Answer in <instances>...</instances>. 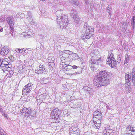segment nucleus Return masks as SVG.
Masks as SVG:
<instances>
[{
  "mask_svg": "<svg viewBox=\"0 0 135 135\" xmlns=\"http://www.w3.org/2000/svg\"><path fill=\"white\" fill-rule=\"evenodd\" d=\"M109 77L106 70L100 72L94 78V85L98 87L107 85L109 82Z\"/></svg>",
  "mask_w": 135,
  "mask_h": 135,
  "instance_id": "1",
  "label": "nucleus"
},
{
  "mask_svg": "<svg viewBox=\"0 0 135 135\" xmlns=\"http://www.w3.org/2000/svg\"><path fill=\"white\" fill-rule=\"evenodd\" d=\"M61 12V11H56L57 21L59 27L61 29H64L68 24V17L64 14L62 15Z\"/></svg>",
  "mask_w": 135,
  "mask_h": 135,
  "instance_id": "2",
  "label": "nucleus"
},
{
  "mask_svg": "<svg viewBox=\"0 0 135 135\" xmlns=\"http://www.w3.org/2000/svg\"><path fill=\"white\" fill-rule=\"evenodd\" d=\"M93 30V29H92V28L88 25L87 23H85L84 26V29L82 30L83 36L81 38L83 40L85 39H89L94 33Z\"/></svg>",
  "mask_w": 135,
  "mask_h": 135,
  "instance_id": "3",
  "label": "nucleus"
},
{
  "mask_svg": "<svg viewBox=\"0 0 135 135\" xmlns=\"http://www.w3.org/2000/svg\"><path fill=\"white\" fill-rule=\"evenodd\" d=\"M60 115V110L57 108L54 109L51 112L50 118L55 120V122L58 123L60 120L59 116Z\"/></svg>",
  "mask_w": 135,
  "mask_h": 135,
  "instance_id": "4",
  "label": "nucleus"
},
{
  "mask_svg": "<svg viewBox=\"0 0 135 135\" xmlns=\"http://www.w3.org/2000/svg\"><path fill=\"white\" fill-rule=\"evenodd\" d=\"M101 59L99 58L97 59H91L89 62V66L93 71H95L98 67V64H99Z\"/></svg>",
  "mask_w": 135,
  "mask_h": 135,
  "instance_id": "5",
  "label": "nucleus"
},
{
  "mask_svg": "<svg viewBox=\"0 0 135 135\" xmlns=\"http://www.w3.org/2000/svg\"><path fill=\"white\" fill-rule=\"evenodd\" d=\"M31 109L25 107L21 110V114L24 115L25 117H28L30 116L31 113Z\"/></svg>",
  "mask_w": 135,
  "mask_h": 135,
  "instance_id": "6",
  "label": "nucleus"
},
{
  "mask_svg": "<svg viewBox=\"0 0 135 135\" xmlns=\"http://www.w3.org/2000/svg\"><path fill=\"white\" fill-rule=\"evenodd\" d=\"M32 85V84L29 83L23 88V92L28 93L31 90Z\"/></svg>",
  "mask_w": 135,
  "mask_h": 135,
  "instance_id": "7",
  "label": "nucleus"
},
{
  "mask_svg": "<svg viewBox=\"0 0 135 135\" xmlns=\"http://www.w3.org/2000/svg\"><path fill=\"white\" fill-rule=\"evenodd\" d=\"M102 118V115H100L96 114V113H94L93 118V121H97L98 122L100 123Z\"/></svg>",
  "mask_w": 135,
  "mask_h": 135,
  "instance_id": "8",
  "label": "nucleus"
},
{
  "mask_svg": "<svg viewBox=\"0 0 135 135\" xmlns=\"http://www.w3.org/2000/svg\"><path fill=\"white\" fill-rule=\"evenodd\" d=\"M69 130V133L71 134H75L78 135L80 132V130L76 127H72L70 128Z\"/></svg>",
  "mask_w": 135,
  "mask_h": 135,
  "instance_id": "9",
  "label": "nucleus"
},
{
  "mask_svg": "<svg viewBox=\"0 0 135 135\" xmlns=\"http://www.w3.org/2000/svg\"><path fill=\"white\" fill-rule=\"evenodd\" d=\"M107 64H108L112 68L115 66L117 65V62L115 58H113L112 60H109V59H107Z\"/></svg>",
  "mask_w": 135,
  "mask_h": 135,
  "instance_id": "10",
  "label": "nucleus"
},
{
  "mask_svg": "<svg viewBox=\"0 0 135 135\" xmlns=\"http://www.w3.org/2000/svg\"><path fill=\"white\" fill-rule=\"evenodd\" d=\"M9 50L7 46H5L2 48L1 50L0 54L2 55H5L8 53Z\"/></svg>",
  "mask_w": 135,
  "mask_h": 135,
  "instance_id": "11",
  "label": "nucleus"
},
{
  "mask_svg": "<svg viewBox=\"0 0 135 135\" xmlns=\"http://www.w3.org/2000/svg\"><path fill=\"white\" fill-rule=\"evenodd\" d=\"M3 65L2 66V68H3V70H7L6 69H8L9 68H10L12 66L11 63L5 61L3 63Z\"/></svg>",
  "mask_w": 135,
  "mask_h": 135,
  "instance_id": "12",
  "label": "nucleus"
},
{
  "mask_svg": "<svg viewBox=\"0 0 135 135\" xmlns=\"http://www.w3.org/2000/svg\"><path fill=\"white\" fill-rule=\"evenodd\" d=\"M83 89L85 93L86 94L88 95L89 94L91 93L92 91L91 88L90 87V86H84Z\"/></svg>",
  "mask_w": 135,
  "mask_h": 135,
  "instance_id": "13",
  "label": "nucleus"
},
{
  "mask_svg": "<svg viewBox=\"0 0 135 135\" xmlns=\"http://www.w3.org/2000/svg\"><path fill=\"white\" fill-rule=\"evenodd\" d=\"M27 16L26 19H27L28 22H29L32 25H33L34 23L32 22L33 18L32 15L30 12H28L27 13Z\"/></svg>",
  "mask_w": 135,
  "mask_h": 135,
  "instance_id": "14",
  "label": "nucleus"
},
{
  "mask_svg": "<svg viewBox=\"0 0 135 135\" xmlns=\"http://www.w3.org/2000/svg\"><path fill=\"white\" fill-rule=\"evenodd\" d=\"M6 20L11 27L13 25V22L12 21V17H7L6 19Z\"/></svg>",
  "mask_w": 135,
  "mask_h": 135,
  "instance_id": "15",
  "label": "nucleus"
},
{
  "mask_svg": "<svg viewBox=\"0 0 135 135\" xmlns=\"http://www.w3.org/2000/svg\"><path fill=\"white\" fill-rule=\"evenodd\" d=\"M32 31L31 30L26 31V33L25 35H24V36L27 38L30 37L33 34Z\"/></svg>",
  "mask_w": 135,
  "mask_h": 135,
  "instance_id": "16",
  "label": "nucleus"
},
{
  "mask_svg": "<svg viewBox=\"0 0 135 135\" xmlns=\"http://www.w3.org/2000/svg\"><path fill=\"white\" fill-rule=\"evenodd\" d=\"M72 68L73 69V70L77 69V71L75 72V73L76 74H75L80 73L81 72L82 68H80L79 67H78L76 66L75 65L72 66Z\"/></svg>",
  "mask_w": 135,
  "mask_h": 135,
  "instance_id": "17",
  "label": "nucleus"
},
{
  "mask_svg": "<svg viewBox=\"0 0 135 135\" xmlns=\"http://www.w3.org/2000/svg\"><path fill=\"white\" fill-rule=\"evenodd\" d=\"M131 75L126 74L125 76V79L126 82L130 83L131 81Z\"/></svg>",
  "mask_w": 135,
  "mask_h": 135,
  "instance_id": "18",
  "label": "nucleus"
},
{
  "mask_svg": "<svg viewBox=\"0 0 135 135\" xmlns=\"http://www.w3.org/2000/svg\"><path fill=\"white\" fill-rule=\"evenodd\" d=\"M60 0H53L52 3V5L53 6H56L57 5L58 6L60 3Z\"/></svg>",
  "mask_w": 135,
  "mask_h": 135,
  "instance_id": "19",
  "label": "nucleus"
},
{
  "mask_svg": "<svg viewBox=\"0 0 135 135\" xmlns=\"http://www.w3.org/2000/svg\"><path fill=\"white\" fill-rule=\"evenodd\" d=\"M112 51H110L108 52V58L107 59H109V60H112L113 58H114V57H113L114 56L112 53Z\"/></svg>",
  "mask_w": 135,
  "mask_h": 135,
  "instance_id": "20",
  "label": "nucleus"
},
{
  "mask_svg": "<svg viewBox=\"0 0 135 135\" xmlns=\"http://www.w3.org/2000/svg\"><path fill=\"white\" fill-rule=\"evenodd\" d=\"M45 70V68H39L37 70L35 71V72L36 73L38 74H40L41 73H42L43 71Z\"/></svg>",
  "mask_w": 135,
  "mask_h": 135,
  "instance_id": "21",
  "label": "nucleus"
},
{
  "mask_svg": "<svg viewBox=\"0 0 135 135\" xmlns=\"http://www.w3.org/2000/svg\"><path fill=\"white\" fill-rule=\"evenodd\" d=\"M131 26L133 30L134 29L135 30V16H134L132 18L131 21Z\"/></svg>",
  "mask_w": 135,
  "mask_h": 135,
  "instance_id": "22",
  "label": "nucleus"
},
{
  "mask_svg": "<svg viewBox=\"0 0 135 135\" xmlns=\"http://www.w3.org/2000/svg\"><path fill=\"white\" fill-rule=\"evenodd\" d=\"M64 69L66 70V71H74V70L72 68V66L70 65L66 66L65 67V68Z\"/></svg>",
  "mask_w": 135,
  "mask_h": 135,
  "instance_id": "23",
  "label": "nucleus"
},
{
  "mask_svg": "<svg viewBox=\"0 0 135 135\" xmlns=\"http://www.w3.org/2000/svg\"><path fill=\"white\" fill-rule=\"evenodd\" d=\"M71 15L73 18L74 17L78 15V14L76 11L74 10H72L71 13Z\"/></svg>",
  "mask_w": 135,
  "mask_h": 135,
  "instance_id": "24",
  "label": "nucleus"
},
{
  "mask_svg": "<svg viewBox=\"0 0 135 135\" xmlns=\"http://www.w3.org/2000/svg\"><path fill=\"white\" fill-rule=\"evenodd\" d=\"M93 122H94V123L95 125V128L97 129H98L100 127L101 122L99 123L96 121Z\"/></svg>",
  "mask_w": 135,
  "mask_h": 135,
  "instance_id": "25",
  "label": "nucleus"
},
{
  "mask_svg": "<svg viewBox=\"0 0 135 135\" xmlns=\"http://www.w3.org/2000/svg\"><path fill=\"white\" fill-rule=\"evenodd\" d=\"M73 18V19L75 22L77 23H79L80 21V18L78 15L77 16L74 17Z\"/></svg>",
  "mask_w": 135,
  "mask_h": 135,
  "instance_id": "26",
  "label": "nucleus"
},
{
  "mask_svg": "<svg viewBox=\"0 0 135 135\" xmlns=\"http://www.w3.org/2000/svg\"><path fill=\"white\" fill-rule=\"evenodd\" d=\"M69 54H62V55L60 56V58H62V59L64 60V58H68L69 57Z\"/></svg>",
  "mask_w": 135,
  "mask_h": 135,
  "instance_id": "27",
  "label": "nucleus"
},
{
  "mask_svg": "<svg viewBox=\"0 0 135 135\" xmlns=\"http://www.w3.org/2000/svg\"><path fill=\"white\" fill-rule=\"evenodd\" d=\"M0 135H7L6 132L1 127H0Z\"/></svg>",
  "mask_w": 135,
  "mask_h": 135,
  "instance_id": "28",
  "label": "nucleus"
},
{
  "mask_svg": "<svg viewBox=\"0 0 135 135\" xmlns=\"http://www.w3.org/2000/svg\"><path fill=\"white\" fill-rule=\"evenodd\" d=\"M5 61L3 60L2 58L0 57V69L3 70V68H2L3 65V63L5 62Z\"/></svg>",
  "mask_w": 135,
  "mask_h": 135,
  "instance_id": "29",
  "label": "nucleus"
},
{
  "mask_svg": "<svg viewBox=\"0 0 135 135\" xmlns=\"http://www.w3.org/2000/svg\"><path fill=\"white\" fill-rule=\"evenodd\" d=\"M133 127L132 126H128V127H127V130H129V131H128V133L130 134L131 133V132L132 131V128H133Z\"/></svg>",
  "mask_w": 135,
  "mask_h": 135,
  "instance_id": "30",
  "label": "nucleus"
},
{
  "mask_svg": "<svg viewBox=\"0 0 135 135\" xmlns=\"http://www.w3.org/2000/svg\"><path fill=\"white\" fill-rule=\"evenodd\" d=\"M129 60V57L128 55H126V58L125 60V64H127Z\"/></svg>",
  "mask_w": 135,
  "mask_h": 135,
  "instance_id": "31",
  "label": "nucleus"
},
{
  "mask_svg": "<svg viewBox=\"0 0 135 135\" xmlns=\"http://www.w3.org/2000/svg\"><path fill=\"white\" fill-rule=\"evenodd\" d=\"M110 6L108 5L107 8V11L109 14L111 13V8H110Z\"/></svg>",
  "mask_w": 135,
  "mask_h": 135,
  "instance_id": "32",
  "label": "nucleus"
},
{
  "mask_svg": "<svg viewBox=\"0 0 135 135\" xmlns=\"http://www.w3.org/2000/svg\"><path fill=\"white\" fill-rule=\"evenodd\" d=\"M22 48L18 49L17 48L15 49V51L18 53H19L20 52L22 53Z\"/></svg>",
  "mask_w": 135,
  "mask_h": 135,
  "instance_id": "33",
  "label": "nucleus"
},
{
  "mask_svg": "<svg viewBox=\"0 0 135 135\" xmlns=\"http://www.w3.org/2000/svg\"><path fill=\"white\" fill-rule=\"evenodd\" d=\"M132 78H135V68H133L132 70Z\"/></svg>",
  "mask_w": 135,
  "mask_h": 135,
  "instance_id": "34",
  "label": "nucleus"
},
{
  "mask_svg": "<svg viewBox=\"0 0 135 135\" xmlns=\"http://www.w3.org/2000/svg\"><path fill=\"white\" fill-rule=\"evenodd\" d=\"M45 37L43 35H41L40 37V41H45Z\"/></svg>",
  "mask_w": 135,
  "mask_h": 135,
  "instance_id": "35",
  "label": "nucleus"
},
{
  "mask_svg": "<svg viewBox=\"0 0 135 135\" xmlns=\"http://www.w3.org/2000/svg\"><path fill=\"white\" fill-rule=\"evenodd\" d=\"M70 51L68 50H65L62 51V54H70Z\"/></svg>",
  "mask_w": 135,
  "mask_h": 135,
  "instance_id": "36",
  "label": "nucleus"
},
{
  "mask_svg": "<svg viewBox=\"0 0 135 135\" xmlns=\"http://www.w3.org/2000/svg\"><path fill=\"white\" fill-rule=\"evenodd\" d=\"M74 71H69V72L67 73V74L69 75H76L75 73H74Z\"/></svg>",
  "mask_w": 135,
  "mask_h": 135,
  "instance_id": "37",
  "label": "nucleus"
},
{
  "mask_svg": "<svg viewBox=\"0 0 135 135\" xmlns=\"http://www.w3.org/2000/svg\"><path fill=\"white\" fill-rule=\"evenodd\" d=\"M123 27H122L123 28L124 30H125V29L126 28L127 26L128 25L127 23H123Z\"/></svg>",
  "mask_w": 135,
  "mask_h": 135,
  "instance_id": "38",
  "label": "nucleus"
},
{
  "mask_svg": "<svg viewBox=\"0 0 135 135\" xmlns=\"http://www.w3.org/2000/svg\"><path fill=\"white\" fill-rule=\"evenodd\" d=\"M72 1L74 3V4L77 5L78 6V3L77 0H72Z\"/></svg>",
  "mask_w": 135,
  "mask_h": 135,
  "instance_id": "39",
  "label": "nucleus"
},
{
  "mask_svg": "<svg viewBox=\"0 0 135 135\" xmlns=\"http://www.w3.org/2000/svg\"><path fill=\"white\" fill-rule=\"evenodd\" d=\"M24 8L25 9H26L27 11V12H30L28 10V9H30V7L29 6H26L24 7Z\"/></svg>",
  "mask_w": 135,
  "mask_h": 135,
  "instance_id": "40",
  "label": "nucleus"
},
{
  "mask_svg": "<svg viewBox=\"0 0 135 135\" xmlns=\"http://www.w3.org/2000/svg\"><path fill=\"white\" fill-rule=\"evenodd\" d=\"M132 81L133 85L135 86V78H132Z\"/></svg>",
  "mask_w": 135,
  "mask_h": 135,
  "instance_id": "41",
  "label": "nucleus"
},
{
  "mask_svg": "<svg viewBox=\"0 0 135 135\" xmlns=\"http://www.w3.org/2000/svg\"><path fill=\"white\" fill-rule=\"evenodd\" d=\"M132 131H131V133H133L134 134H135V128L133 127L132 128Z\"/></svg>",
  "mask_w": 135,
  "mask_h": 135,
  "instance_id": "42",
  "label": "nucleus"
},
{
  "mask_svg": "<svg viewBox=\"0 0 135 135\" xmlns=\"http://www.w3.org/2000/svg\"><path fill=\"white\" fill-rule=\"evenodd\" d=\"M66 64L62 62L61 63V65H62V67H64L65 68V66L66 65Z\"/></svg>",
  "mask_w": 135,
  "mask_h": 135,
  "instance_id": "43",
  "label": "nucleus"
},
{
  "mask_svg": "<svg viewBox=\"0 0 135 135\" xmlns=\"http://www.w3.org/2000/svg\"><path fill=\"white\" fill-rule=\"evenodd\" d=\"M94 113H96V114H98L100 115H102V113L99 111H97V112L95 111L94 112Z\"/></svg>",
  "mask_w": 135,
  "mask_h": 135,
  "instance_id": "44",
  "label": "nucleus"
},
{
  "mask_svg": "<svg viewBox=\"0 0 135 135\" xmlns=\"http://www.w3.org/2000/svg\"><path fill=\"white\" fill-rule=\"evenodd\" d=\"M129 87H128V86H127V87H126V90H127V88H128V90H127V91H128V92H130V91H131V88H129Z\"/></svg>",
  "mask_w": 135,
  "mask_h": 135,
  "instance_id": "45",
  "label": "nucleus"
},
{
  "mask_svg": "<svg viewBox=\"0 0 135 135\" xmlns=\"http://www.w3.org/2000/svg\"><path fill=\"white\" fill-rule=\"evenodd\" d=\"M27 48H22V53L23 52V51L25 52V51H26V49Z\"/></svg>",
  "mask_w": 135,
  "mask_h": 135,
  "instance_id": "46",
  "label": "nucleus"
},
{
  "mask_svg": "<svg viewBox=\"0 0 135 135\" xmlns=\"http://www.w3.org/2000/svg\"><path fill=\"white\" fill-rule=\"evenodd\" d=\"M3 31V29L1 26H0V32H2Z\"/></svg>",
  "mask_w": 135,
  "mask_h": 135,
  "instance_id": "47",
  "label": "nucleus"
},
{
  "mask_svg": "<svg viewBox=\"0 0 135 135\" xmlns=\"http://www.w3.org/2000/svg\"><path fill=\"white\" fill-rule=\"evenodd\" d=\"M103 135H110V133L109 132H108L106 133H104Z\"/></svg>",
  "mask_w": 135,
  "mask_h": 135,
  "instance_id": "48",
  "label": "nucleus"
},
{
  "mask_svg": "<svg viewBox=\"0 0 135 135\" xmlns=\"http://www.w3.org/2000/svg\"><path fill=\"white\" fill-rule=\"evenodd\" d=\"M4 116L6 118H7V114H5V113H4Z\"/></svg>",
  "mask_w": 135,
  "mask_h": 135,
  "instance_id": "49",
  "label": "nucleus"
},
{
  "mask_svg": "<svg viewBox=\"0 0 135 135\" xmlns=\"http://www.w3.org/2000/svg\"><path fill=\"white\" fill-rule=\"evenodd\" d=\"M118 63H119V62H120V61L121 59H120V57H119V58H118Z\"/></svg>",
  "mask_w": 135,
  "mask_h": 135,
  "instance_id": "50",
  "label": "nucleus"
},
{
  "mask_svg": "<svg viewBox=\"0 0 135 135\" xmlns=\"http://www.w3.org/2000/svg\"><path fill=\"white\" fill-rule=\"evenodd\" d=\"M0 112H3V109H2V108H0Z\"/></svg>",
  "mask_w": 135,
  "mask_h": 135,
  "instance_id": "51",
  "label": "nucleus"
},
{
  "mask_svg": "<svg viewBox=\"0 0 135 135\" xmlns=\"http://www.w3.org/2000/svg\"><path fill=\"white\" fill-rule=\"evenodd\" d=\"M40 67L41 68H44V66H43V65H40L39 66V68H40Z\"/></svg>",
  "mask_w": 135,
  "mask_h": 135,
  "instance_id": "52",
  "label": "nucleus"
},
{
  "mask_svg": "<svg viewBox=\"0 0 135 135\" xmlns=\"http://www.w3.org/2000/svg\"><path fill=\"white\" fill-rule=\"evenodd\" d=\"M12 31H11L10 32V33H11L12 35V36L13 37H14V36L15 35H13V32H12V33H11V32Z\"/></svg>",
  "mask_w": 135,
  "mask_h": 135,
  "instance_id": "53",
  "label": "nucleus"
},
{
  "mask_svg": "<svg viewBox=\"0 0 135 135\" xmlns=\"http://www.w3.org/2000/svg\"><path fill=\"white\" fill-rule=\"evenodd\" d=\"M45 90V89H40L39 90V92H41V91H42V90Z\"/></svg>",
  "mask_w": 135,
  "mask_h": 135,
  "instance_id": "54",
  "label": "nucleus"
},
{
  "mask_svg": "<svg viewBox=\"0 0 135 135\" xmlns=\"http://www.w3.org/2000/svg\"><path fill=\"white\" fill-rule=\"evenodd\" d=\"M131 135H135V134H134L133 133H131Z\"/></svg>",
  "mask_w": 135,
  "mask_h": 135,
  "instance_id": "55",
  "label": "nucleus"
},
{
  "mask_svg": "<svg viewBox=\"0 0 135 135\" xmlns=\"http://www.w3.org/2000/svg\"><path fill=\"white\" fill-rule=\"evenodd\" d=\"M2 45L1 44H0V48H1V47Z\"/></svg>",
  "mask_w": 135,
  "mask_h": 135,
  "instance_id": "56",
  "label": "nucleus"
},
{
  "mask_svg": "<svg viewBox=\"0 0 135 135\" xmlns=\"http://www.w3.org/2000/svg\"><path fill=\"white\" fill-rule=\"evenodd\" d=\"M110 135H113L112 134L110 133Z\"/></svg>",
  "mask_w": 135,
  "mask_h": 135,
  "instance_id": "57",
  "label": "nucleus"
},
{
  "mask_svg": "<svg viewBox=\"0 0 135 135\" xmlns=\"http://www.w3.org/2000/svg\"><path fill=\"white\" fill-rule=\"evenodd\" d=\"M44 94V95H45V94H46V93H45V94Z\"/></svg>",
  "mask_w": 135,
  "mask_h": 135,
  "instance_id": "58",
  "label": "nucleus"
},
{
  "mask_svg": "<svg viewBox=\"0 0 135 135\" xmlns=\"http://www.w3.org/2000/svg\"><path fill=\"white\" fill-rule=\"evenodd\" d=\"M134 9L135 10V6L134 7Z\"/></svg>",
  "mask_w": 135,
  "mask_h": 135,
  "instance_id": "59",
  "label": "nucleus"
},
{
  "mask_svg": "<svg viewBox=\"0 0 135 135\" xmlns=\"http://www.w3.org/2000/svg\"><path fill=\"white\" fill-rule=\"evenodd\" d=\"M108 107H109L108 106V107H107V108H108Z\"/></svg>",
  "mask_w": 135,
  "mask_h": 135,
  "instance_id": "60",
  "label": "nucleus"
},
{
  "mask_svg": "<svg viewBox=\"0 0 135 135\" xmlns=\"http://www.w3.org/2000/svg\"><path fill=\"white\" fill-rule=\"evenodd\" d=\"M108 107H109L108 106V107H107V108H108Z\"/></svg>",
  "mask_w": 135,
  "mask_h": 135,
  "instance_id": "61",
  "label": "nucleus"
},
{
  "mask_svg": "<svg viewBox=\"0 0 135 135\" xmlns=\"http://www.w3.org/2000/svg\"><path fill=\"white\" fill-rule=\"evenodd\" d=\"M11 30H13V28H11Z\"/></svg>",
  "mask_w": 135,
  "mask_h": 135,
  "instance_id": "62",
  "label": "nucleus"
},
{
  "mask_svg": "<svg viewBox=\"0 0 135 135\" xmlns=\"http://www.w3.org/2000/svg\"><path fill=\"white\" fill-rule=\"evenodd\" d=\"M127 135V134H125V135Z\"/></svg>",
  "mask_w": 135,
  "mask_h": 135,
  "instance_id": "63",
  "label": "nucleus"
},
{
  "mask_svg": "<svg viewBox=\"0 0 135 135\" xmlns=\"http://www.w3.org/2000/svg\"><path fill=\"white\" fill-rule=\"evenodd\" d=\"M83 135H85V134H83Z\"/></svg>",
  "mask_w": 135,
  "mask_h": 135,
  "instance_id": "64",
  "label": "nucleus"
}]
</instances>
